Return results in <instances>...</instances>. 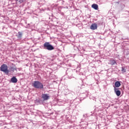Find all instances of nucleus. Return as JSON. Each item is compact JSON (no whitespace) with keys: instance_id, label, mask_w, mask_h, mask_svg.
I'll return each instance as SVG.
<instances>
[{"instance_id":"f257e3e1","label":"nucleus","mask_w":129,"mask_h":129,"mask_svg":"<svg viewBox=\"0 0 129 129\" xmlns=\"http://www.w3.org/2000/svg\"><path fill=\"white\" fill-rule=\"evenodd\" d=\"M32 86L37 89H43L44 88L43 84L38 81H34L32 84Z\"/></svg>"},{"instance_id":"f03ea898","label":"nucleus","mask_w":129,"mask_h":129,"mask_svg":"<svg viewBox=\"0 0 129 129\" xmlns=\"http://www.w3.org/2000/svg\"><path fill=\"white\" fill-rule=\"evenodd\" d=\"M1 71H2V72H5L6 74L8 75L9 73H10V71L8 69V66L6 64H3L1 67Z\"/></svg>"},{"instance_id":"7ed1b4c3","label":"nucleus","mask_w":129,"mask_h":129,"mask_svg":"<svg viewBox=\"0 0 129 129\" xmlns=\"http://www.w3.org/2000/svg\"><path fill=\"white\" fill-rule=\"evenodd\" d=\"M44 48H46L47 50L49 51H52V50H54V47L52 46V45L50 44L49 42H45L43 45Z\"/></svg>"},{"instance_id":"20e7f679","label":"nucleus","mask_w":129,"mask_h":129,"mask_svg":"<svg viewBox=\"0 0 129 129\" xmlns=\"http://www.w3.org/2000/svg\"><path fill=\"white\" fill-rule=\"evenodd\" d=\"M42 98H43V100H48L50 98V96L47 94H42Z\"/></svg>"},{"instance_id":"39448f33","label":"nucleus","mask_w":129,"mask_h":129,"mask_svg":"<svg viewBox=\"0 0 129 129\" xmlns=\"http://www.w3.org/2000/svg\"><path fill=\"white\" fill-rule=\"evenodd\" d=\"M91 30H97V24L96 23H93L90 26Z\"/></svg>"},{"instance_id":"423d86ee","label":"nucleus","mask_w":129,"mask_h":129,"mask_svg":"<svg viewBox=\"0 0 129 129\" xmlns=\"http://www.w3.org/2000/svg\"><path fill=\"white\" fill-rule=\"evenodd\" d=\"M114 90L117 96H119L121 94L120 91L117 90V89H116V88L115 87H114Z\"/></svg>"},{"instance_id":"0eeeda50","label":"nucleus","mask_w":129,"mask_h":129,"mask_svg":"<svg viewBox=\"0 0 129 129\" xmlns=\"http://www.w3.org/2000/svg\"><path fill=\"white\" fill-rule=\"evenodd\" d=\"M11 81L12 83H17L18 82V79L16 78V77H13L11 79Z\"/></svg>"},{"instance_id":"6e6552de","label":"nucleus","mask_w":129,"mask_h":129,"mask_svg":"<svg viewBox=\"0 0 129 129\" xmlns=\"http://www.w3.org/2000/svg\"><path fill=\"white\" fill-rule=\"evenodd\" d=\"M91 7L92 9H94V10H98V5L97 4H94L91 6Z\"/></svg>"},{"instance_id":"1a4fd4ad","label":"nucleus","mask_w":129,"mask_h":129,"mask_svg":"<svg viewBox=\"0 0 129 129\" xmlns=\"http://www.w3.org/2000/svg\"><path fill=\"white\" fill-rule=\"evenodd\" d=\"M15 71H18L17 68H14V67H10V71H9V72H15Z\"/></svg>"},{"instance_id":"9d476101","label":"nucleus","mask_w":129,"mask_h":129,"mask_svg":"<svg viewBox=\"0 0 129 129\" xmlns=\"http://www.w3.org/2000/svg\"><path fill=\"white\" fill-rule=\"evenodd\" d=\"M120 85H121V84H120V82H119V81H116L115 83V87H119V86H120Z\"/></svg>"},{"instance_id":"9b49d317","label":"nucleus","mask_w":129,"mask_h":129,"mask_svg":"<svg viewBox=\"0 0 129 129\" xmlns=\"http://www.w3.org/2000/svg\"><path fill=\"white\" fill-rule=\"evenodd\" d=\"M17 5H21L22 3H24L25 0H15Z\"/></svg>"},{"instance_id":"f8f14e48","label":"nucleus","mask_w":129,"mask_h":129,"mask_svg":"<svg viewBox=\"0 0 129 129\" xmlns=\"http://www.w3.org/2000/svg\"><path fill=\"white\" fill-rule=\"evenodd\" d=\"M111 65L113 66L114 64H116V61L114 59L110 60Z\"/></svg>"},{"instance_id":"ddd939ff","label":"nucleus","mask_w":129,"mask_h":129,"mask_svg":"<svg viewBox=\"0 0 129 129\" xmlns=\"http://www.w3.org/2000/svg\"><path fill=\"white\" fill-rule=\"evenodd\" d=\"M22 36H23V33L21 32H19L18 35H17L18 38H22Z\"/></svg>"},{"instance_id":"4468645a","label":"nucleus","mask_w":129,"mask_h":129,"mask_svg":"<svg viewBox=\"0 0 129 129\" xmlns=\"http://www.w3.org/2000/svg\"><path fill=\"white\" fill-rule=\"evenodd\" d=\"M122 72L124 73V72H126V70L125 69H124V68H123V67L122 68V70H121Z\"/></svg>"}]
</instances>
